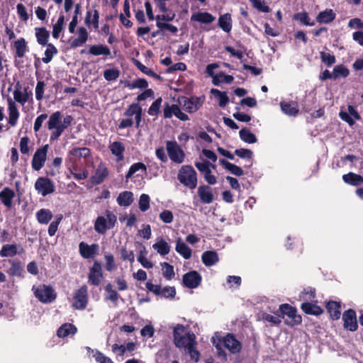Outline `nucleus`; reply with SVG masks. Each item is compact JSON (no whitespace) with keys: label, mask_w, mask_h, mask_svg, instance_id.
<instances>
[{"label":"nucleus","mask_w":363,"mask_h":363,"mask_svg":"<svg viewBox=\"0 0 363 363\" xmlns=\"http://www.w3.org/2000/svg\"><path fill=\"white\" fill-rule=\"evenodd\" d=\"M335 17L336 14L333 10L327 9L319 12L316 16V21L320 23H330L335 19Z\"/></svg>","instance_id":"obj_29"},{"label":"nucleus","mask_w":363,"mask_h":363,"mask_svg":"<svg viewBox=\"0 0 363 363\" xmlns=\"http://www.w3.org/2000/svg\"><path fill=\"white\" fill-rule=\"evenodd\" d=\"M195 167L200 172L203 174L204 179L209 185H213L216 184V177L212 174L211 169V167L216 169L215 164H211L208 161H204L203 162H195Z\"/></svg>","instance_id":"obj_9"},{"label":"nucleus","mask_w":363,"mask_h":363,"mask_svg":"<svg viewBox=\"0 0 363 363\" xmlns=\"http://www.w3.org/2000/svg\"><path fill=\"white\" fill-rule=\"evenodd\" d=\"M30 140L28 136H24L21 138L19 147L20 152L22 155H28L30 152V147L28 144Z\"/></svg>","instance_id":"obj_61"},{"label":"nucleus","mask_w":363,"mask_h":363,"mask_svg":"<svg viewBox=\"0 0 363 363\" xmlns=\"http://www.w3.org/2000/svg\"><path fill=\"white\" fill-rule=\"evenodd\" d=\"M218 25L224 32H230L232 29L231 15L227 13L220 16L218 21Z\"/></svg>","instance_id":"obj_35"},{"label":"nucleus","mask_w":363,"mask_h":363,"mask_svg":"<svg viewBox=\"0 0 363 363\" xmlns=\"http://www.w3.org/2000/svg\"><path fill=\"white\" fill-rule=\"evenodd\" d=\"M252 4L253 7L259 11L263 13H269L271 9L270 8L264 4V0H249Z\"/></svg>","instance_id":"obj_58"},{"label":"nucleus","mask_w":363,"mask_h":363,"mask_svg":"<svg viewBox=\"0 0 363 363\" xmlns=\"http://www.w3.org/2000/svg\"><path fill=\"white\" fill-rule=\"evenodd\" d=\"M9 119L8 123L11 126H16L20 116L19 111L13 101L9 102Z\"/></svg>","instance_id":"obj_32"},{"label":"nucleus","mask_w":363,"mask_h":363,"mask_svg":"<svg viewBox=\"0 0 363 363\" xmlns=\"http://www.w3.org/2000/svg\"><path fill=\"white\" fill-rule=\"evenodd\" d=\"M203 101L201 97L191 96L185 97L183 103L184 109L188 113H194L202 106Z\"/></svg>","instance_id":"obj_19"},{"label":"nucleus","mask_w":363,"mask_h":363,"mask_svg":"<svg viewBox=\"0 0 363 363\" xmlns=\"http://www.w3.org/2000/svg\"><path fill=\"white\" fill-rule=\"evenodd\" d=\"M16 194L13 189L6 186L0 191V201L8 208L11 209Z\"/></svg>","instance_id":"obj_22"},{"label":"nucleus","mask_w":363,"mask_h":363,"mask_svg":"<svg viewBox=\"0 0 363 363\" xmlns=\"http://www.w3.org/2000/svg\"><path fill=\"white\" fill-rule=\"evenodd\" d=\"M176 251L181 255L185 259H188L191 257V250L181 238H178L176 244Z\"/></svg>","instance_id":"obj_38"},{"label":"nucleus","mask_w":363,"mask_h":363,"mask_svg":"<svg viewBox=\"0 0 363 363\" xmlns=\"http://www.w3.org/2000/svg\"><path fill=\"white\" fill-rule=\"evenodd\" d=\"M52 217V213L49 209L41 208L36 213V218L40 224H48Z\"/></svg>","instance_id":"obj_39"},{"label":"nucleus","mask_w":363,"mask_h":363,"mask_svg":"<svg viewBox=\"0 0 363 363\" xmlns=\"http://www.w3.org/2000/svg\"><path fill=\"white\" fill-rule=\"evenodd\" d=\"M13 47L16 50L15 57L22 58L28 51L27 43L23 38H20L13 43Z\"/></svg>","instance_id":"obj_30"},{"label":"nucleus","mask_w":363,"mask_h":363,"mask_svg":"<svg viewBox=\"0 0 363 363\" xmlns=\"http://www.w3.org/2000/svg\"><path fill=\"white\" fill-rule=\"evenodd\" d=\"M91 11H87L85 16V23L90 26L92 23L94 28H99V14L97 10H94L92 21H91Z\"/></svg>","instance_id":"obj_50"},{"label":"nucleus","mask_w":363,"mask_h":363,"mask_svg":"<svg viewBox=\"0 0 363 363\" xmlns=\"http://www.w3.org/2000/svg\"><path fill=\"white\" fill-rule=\"evenodd\" d=\"M325 308L331 319L336 320L341 315V305L340 302L329 301L325 303Z\"/></svg>","instance_id":"obj_23"},{"label":"nucleus","mask_w":363,"mask_h":363,"mask_svg":"<svg viewBox=\"0 0 363 363\" xmlns=\"http://www.w3.org/2000/svg\"><path fill=\"white\" fill-rule=\"evenodd\" d=\"M89 53L94 56H99L101 55L108 56L111 55V50L106 45L99 44L91 45L89 48Z\"/></svg>","instance_id":"obj_37"},{"label":"nucleus","mask_w":363,"mask_h":363,"mask_svg":"<svg viewBox=\"0 0 363 363\" xmlns=\"http://www.w3.org/2000/svg\"><path fill=\"white\" fill-rule=\"evenodd\" d=\"M80 255L84 259L93 258L99 251V245L93 243L88 245L84 242H81L79 245Z\"/></svg>","instance_id":"obj_16"},{"label":"nucleus","mask_w":363,"mask_h":363,"mask_svg":"<svg viewBox=\"0 0 363 363\" xmlns=\"http://www.w3.org/2000/svg\"><path fill=\"white\" fill-rule=\"evenodd\" d=\"M23 269L19 261H12L11 266L9 269V274L11 276L20 277L22 274Z\"/></svg>","instance_id":"obj_56"},{"label":"nucleus","mask_w":363,"mask_h":363,"mask_svg":"<svg viewBox=\"0 0 363 363\" xmlns=\"http://www.w3.org/2000/svg\"><path fill=\"white\" fill-rule=\"evenodd\" d=\"M73 307L78 310H84L88 303V288L84 284L77 289L73 296Z\"/></svg>","instance_id":"obj_10"},{"label":"nucleus","mask_w":363,"mask_h":363,"mask_svg":"<svg viewBox=\"0 0 363 363\" xmlns=\"http://www.w3.org/2000/svg\"><path fill=\"white\" fill-rule=\"evenodd\" d=\"M77 332V327L72 323L62 324L57 330V335L59 337H66L69 335H74Z\"/></svg>","instance_id":"obj_34"},{"label":"nucleus","mask_w":363,"mask_h":363,"mask_svg":"<svg viewBox=\"0 0 363 363\" xmlns=\"http://www.w3.org/2000/svg\"><path fill=\"white\" fill-rule=\"evenodd\" d=\"M35 188L43 196L55 191L53 183L48 177H39L35 183Z\"/></svg>","instance_id":"obj_14"},{"label":"nucleus","mask_w":363,"mask_h":363,"mask_svg":"<svg viewBox=\"0 0 363 363\" xmlns=\"http://www.w3.org/2000/svg\"><path fill=\"white\" fill-rule=\"evenodd\" d=\"M142 107L140 106L138 103H133L131 104L128 108L124 112V115L128 118H131L134 115H135L138 111H140Z\"/></svg>","instance_id":"obj_62"},{"label":"nucleus","mask_w":363,"mask_h":363,"mask_svg":"<svg viewBox=\"0 0 363 363\" xmlns=\"http://www.w3.org/2000/svg\"><path fill=\"white\" fill-rule=\"evenodd\" d=\"M109 149L111 153L116 157V161L120 162L124 159L123 152L125 151V145L119 141H115L110 144Z\"/></svg>","instance_id":"obj_27"},{"label":"nucleus","mask_w":363,"mask_h":363,"mask_svg":"<svg viewBox=\"0 0 363 363\" xmlns=\"http://www.w3.org/2000/svg\"><path fill=\"white\" fill-rule=\"evenodd\" d=\"M167 154L172 161L181 164L184 160V152L175 141L167 142Z\"/></svg>","instance_id":"obj_11"},{"label":"nucleus","mask_w":363,"mask_h":363,"mask_svg":"<svg viewBox=\"0 0 363 363\" xmlns=\"http://www.w3.org/2000/svg\"><path fill=\"white\" fill-rule=\"evenodd\" d=\"M320 57L322 62L328 67H331L336 62L335 56L330 52H320Z\"/></svg>","instance_id":"obj_55"},{"label":"nucleus","mask_w":363,"mask_h":363,"mask_svg":"<svg viewBox=\"0 0 363 363\" xmlns=\"http://www.w3.org/2000/svg\"><path fill=\"white\" fill-rule=\"evenodd\" d=\"M211 92L218 99L219 106L224 108L229 102V98L225 91H220L216 89H212Z\"/></svg>","instance_id":"obj_45"},{"label":"nucleus","mask_w":363,"mask_h":363,"mask_svg":"<svg viewBox=\"0 0 363 363\" xmlns=\"http://www.w3.org/2000/svg\"><path fill=\"white\" fill-rule=\"evenodd\" d=\"M279 312L282 315V318L287 316L288 318L285 319L284 323L289 326L294 327L298 325L302 322V317L301 315L297 314V309L288 304L283 303L279 306Z\"/></svg>","instance_id":"obj_5"},{"label":"nucleus","mask_w":363,"mask_h":363,"mask_svg":"<svg viewBox=\"0 0 363 363\" xmlns=\"http://www.w3.org/2000/svg\"><path fill=\"white\" fill-rule=\"evenodd\" d=\"M35 37L37 42L42 46L49 44L50 32L45 27H39L35 28Z\"/></svg>","instance_id":"obj_28"},{"label":"nucleus","mask_w":363,"mask_h":363,"mask_svg":"<svg viewBox=\"0 0 363 363\" xmlns=\"http://www.w3.org/2000/svg\"><path fill=\"white\" fill-rule=\"evenodd\" d=\"M48 148L49 145L47 144L40 147L35 152L31 161L32 168L35 171L40 170L45 165L47 160Z\"/></svg>","instance_id":"obj_8"},{"label":"nucleus","mask_w":363,"mask_h":363,"mask_svg":"<svg viewBox=\"0 0 363 363\" xmlns=\"http://www.w3.org/2000/svg\"><path fill=\"white\" fill-rule=\"evenodd\" d=\"M199 201L203 204H210L214 201V195L212 189L208 185H201L197 190Z\"/></svg>","instance_id":"obj_17"},{"label":"nucleus","mask_w":363,"mask_h":363,"mask_svg":"<svg viewBox=\"0 0 363 363\" xmlns=\"http://www.w3.org/2000/svg\"><path fill=\"white\" fill-rule=\"evenodd\" d=\"M117 223L116 216L111 211L106 210L105 216H99L94 222V230L96 233L104 235L109 229H112Z\"/></svg>","instance_id":"obj_3"},{"label":"nucleus","mask_w":363,"mask_h":363,"mask_svg":"<svg viewBox=\"0 0 363 363\" xmlns=\"http://www.w3.org/2000/svg\"><path fill=\"white\" fill-rule=\"evenodd\" d=\"M177 178L184 186L194 189L197 186V174L191 165H184L179 171Z\"/></svg>","instance_id":"obj_4"},{"label":"nucleus","mask_w":363,"mask_h":363,"mask_svg":"<svg viewBox=\"0 0 363 363\" xmlns=\"http://www.w3.org/2000/svg\"><path fill=\"white\" fill-rule=\"evenodd\" d=\"M349 74V69L343 65H336L333 68V76L334 79L340 77L346 78Z\"/></svg>","instance_id":"obj_47"},{"label":"nucleus","mask_w":363,"mask_h":363,"mask_svg":"<svg viewBox=\"0 0 363 363\" xmlns=\"http://www.w3.org/2000/svg\"><path fill=\"white\" fill-rule=\"evenodd\" d=\"M293 19L300 21L305 26H313L315 25L314 22L311 21V18L309 17L308 13L306 11L295 13L294 15Z\"/></svg>","instance_id":"obj_49"},{"label":"nucleus","mask_w":363,"mask_h":363,"mask_svg":"<svg viewBox=\"0 0 363 363\" xmlns=\"http://www.w3.org/2000/svg\"><path fill=\"white\" fill-rule=\"evenodd\" d=\"M342 180L345 183L354 186L363 184V177L354 172L343 174Z\"/></svg>","instance_id":"obj_31"},{"label":"nucleus","mask_w":363,"mask_h":363,"mask_svg":"<svg viewBox=\"0 0 363 363\" xmlns=\"http://www.w3.org/2000/svg\"><path fill=\"white\" fill-rule=\"evenodd\" d=\"M162 102V97L157 98L150 106L147 111L148 114L152 116H157L160 113Z\"/></svg>","instance_id":"obj_57"},{"label":"nucleus","mask_w":363,"mask_h":363,"mask_svg":"<svg viewBox=\"0 0 363 363\" xmlns=\"http://www.w3.org/2000/svg\"><path fill=\"white\" fill-rule=\"evenodd\" d=\"M216 20V17L208 12H197L191 15V21L209 24Z\"/></svg>","instance_id":"obj_25"},{"label":"nucleus","mask_w":363,"mask_h":363,"mask_svg":"<svg viewBox=\"0 0 363 363\" xmlns=\"http://www.w3.org/2000/svg\"><path fill=\"white\" fill-rule=\"evenodd\" d=\"M201 274L195 270L190 271L183 275L182 282L184 286L189 289H196L201 283Z\"/></svg>","instance_id":"obj_15"},{"label":"nucleus","mask_w":363,"mask_h":363,"mask_svg":"<svg viewBox=\"0 0 363 363\" xmlns=\"http://www.w3.org/2000/svg\"><path fill=\"white\" fill-rule=\"evenodd\" d=\"M33 294L41 303H49L56 299L57 294L50 285L42 284L38 287H33Z\"/></svg>","instance_id":"obj_6"},{"label":"nucleus","mask_w":363,"mask_h":363,"mask_svg":"<svg viewBox=\"0 0 363 363\" xmlns=\"http://www.w3.org/2000/svg\"><path fill=\"white\" fill-rule=\"evenodd\" d=\"M62 119V113L59 111L52 113L48 119L47 123V128L50 130H52L50 136V141L57 140L62 135V133L57 134L58 128L60 129L61 125V121Z\"/></svg>","instance_id":"obj_7"},{"label":"nucleus","mask_w":363,"mask_h":363,"mask_svg":"<svg viewBox=\"0 0 363 363\" xmlns=\"http://www.w3.org/2000/svg\"><path fill=\"white\" fill-rule=\"evenodd\" d=\"M69 154L77 158H88L91 155V150L88 147H74Z\"/></svg>","instance_id":"obj_46"},{"label":"nucleus","mask_w":363,"mask_h":363,"mask_svg":"<svg viewBox=\"0 0 363 363\" xmlns=\"http://www.w3.org/2000/svg\"><path fill=\"white\" fill-rule=\"evenodd\" d=\"M45 46L47 48L45 51V57L42 58V60L44 63L48 64L51 62L53 57L57 54L58 50L52 43H49L45 45Z\"/></svg>","instance_id":"obj_44"},{"label":"nucleus","mask_w":363,"mask_h":363,"mask_svg":"<svg viewBox=\"0 0 363 363\" xmlns=\"http://www.w3.org/2000/svg\"><path fill=\"white\" fill-rule=\"evenodd\" d=\"M240 139L245 143L252 144L257 141V137L250 130L242 128L239 132Z\"/></svg>","instance_id":"obj_43"},{"label":"nucleus","mask_w":363,"mask_h":363,"mask_svg":"<svg viewBox=\"0 0 363 363\" xmlns=\"http://www.w3.org/2000/svg\"><path fill=\"white\" fill-rule=\"evenodd\" d=\"M162 267V275L167 280H171L174 278L175 274L174 267L167 262L161 263Z\"/></svg>","instance_id":"obj_52"},{"label":"nucleus","mask_w":363,"mask_h":363,"mask_svg":"<svg viewBox=\"0 0 363 363\" xmlns=\"http://www.w3.org/2000/svg\"><path fill=\"white\" fill-rule=\"evenodd\" d=\"M140 169L143 170V172H146V170H147L146 165L145 164H143V162H136V163L133 164L130 167V168L125 175V178L127 179L130 178L135 173H136L138 171H139Z\"/></svg>","instance_id":"obj_54"},{"label":"nucleus","mask_w":363,"mask_h":363,"mask_svg":"<svg viewBox=\"0 0 363 363\" xmlns=\"http://www.w3.org/2000/svg\"><path fill=\"white\" fill-rule=\"evenodd\" d=\"M343 327L345 330L354 332L358 328L356 311L350 308L342 313Z\"/></svg>","instance_id":"obj_13"},{"label":"nucleus","mask_w":363,"mask_h":363,"mask_svg":"<svg viewBox=\"0 0 363 363\" xmlns=\"http://www.w3.org/2000/svg\"><path fill=\"white\" fill-rule=\"evenodd\" d=\"M235 155L242 159L252 160L253 152L250 149L240 148L235 150Z\"/></svg>","instance_id":"obj_64"},{"label":"nucleus","mask_w":363,"mask_h":363,"mask_svg":"<svg viewBox=\"0 0 363 363\" xmlns=\"http://www.w3.org/2000/svg\"><path fill=\"white\" fill-rule=\"evenodd\" d=\"M120 76V71L118 69H108L104 72V77L107 81H113L117 79Z\"/></svg>","instance_id":"obj_59"},{"label":"nucleus","mask_w":363,"mask_h":363,"mask_svg":"<svg viewBox=\"0 0 363 363\" xmlns=\"http://www.w3.org/2000/svg\"><path fill=\"white\" fill-rule=\"evenodd\" d=\"M152 247L162 256L169 254L170 251V245L163 239L153 244Z\"/></svg>","instance_id":"obj_41"},{"label":"nucleus","mask_w":363,"mask_h":363,"mask_svg":"<svg viewBox=\"0 0 363 363\" xmlns=\"http://www.w3.org/2000/svg\"><path fill=\"white\" fill-rule=\"evenodd\" d=\"M64 23L65 16L62 13H60L57 23L53 25L52 34L54 38L57 39L60 37V34L63 29Z\"/></svg>","instance_id":"obj_48"},{"label":"nucleus","mask_w":363,"mask_h":363,"mask_svg":"<svg viewBox=\"0 0 363 363\" xmlns=\"http://www.w3.org/2000/svg\"><path fill=\"white\" fill-rule=\"evenodd\" d=\"M108 176V170L102 163L96 168L94 174L91 177L90 181L94 185H99L104 182Z\"/></svg>","instance_id":"obj_21"},{"label":"nucleus","mask_w":363,"mask_h":363,"mask_svg":"<svg viewBox=\"0 0 363 363\" xmlns=\"http://www.w3.org/2000/svg\"><path fill=\"white\" fill-rule=\"evenodd\" d=\"M318 301L303 302L301 309L307 315L318 316L324 313V310L317 304Z\"/></svg>","instance_id":"obj_18"},{"label":"nucleus","mask_w":363,"mask_h":363,"mask_svg":"<svg viewBox=\"0 0 363 363\" xmlns=\"http://www.w3.org/2000/svg\"><path fill=\"white\" fill-rule=\"evenodd\" d=\"M28 89L29 87L27 86L24 88L23 91H14V100L22 105L25 104L29 100V97L33 95L32 91H28Z\"/></svg>","instance_id":"obj_36"},{"label":"nucleus","mask_w":363,"mask_h":363,"mask_svg":"<svg viewBox=\"0 0 363 363\" xmlns=\"http://www.w3.org/2000/svg\"><path fill=\"white\" fill-rule=\"evenodd\" d=\"M176 295V289L174 286H167L162 288V292L160 296L165 298H173Z\"/></svg>","instance_id":"obj_63"},{"label":"nucleus","mask_w":363,"mask_h":363,"mask_svg":"<svg viewBox=\"0 0 363 363\" xmlns=\"http://www.w3.org/2000/svg\"><path fill=\"white\" fill-rule=\"evenodd\" d=\"M280 107L282 112L289 116H296L299 112L298 104L294 101H281Z\"/></svg>","instance_id":"obj_24"},{"label":"nucleus","mask_w":363,"mask_h":363,"mask_svg":"<svg viewBox=\"0 0 363 363\" xmlns=\"http://www.w3.org/2000/svg\"><path fill=\"white\" fill-rule=\"evenodd\" d=\"M201 260L205 266L211 267L219 261V257L216 251L208 250L203 252Z\"/></svg>","instance_id":"obj_26"},{"label":"nucleus","mask_w":363,"mask_h":363,"mask_svg":"<svg viewBox=\"0 0 363 363\" xmlns=\"http://www.w3.org/2000/svg\"><path fill=\"white\" fill-rule=\"evenodd\" d=\"M150 196L143 194L139 199V208L141 211L145 212L150 208Z\"/></svg>","instance_id":"obj_60"},{"label":"nucleus","mask_w":363,"mask_h":363,"mask_svg":"<svg viewBox=\"0 0 363 363\" xmlns=\"http://www.w3.org/2000/svg\"><path fill=\"white\" fill-rule=\"evenodd\" d=\"M177 104H172L170 105L169 103L166 102L164 104L163 109V117L164 118H171L174 115L175 116V113L178 108Z\"/></svg>","instance_id":"obj_53"},{"label":"nucleus","mask_w":363,"mask_h":363,"mask_svg":"<svg viewBox=\"0 0 363 363\" xmlns=\"http://www.w3.org/2000/svg\"><path fill=\"white\" fill-rule=\"evenodd\" d=\"M299 298L301 300L306 301H314L316 298V290L315 288L308 286L305 288L300 294Z\"/></svg>","instance_id":"obj_40"},{"label":"nucleus","mask_w":363,"mask_h":363,"mask_svg":"<svg viewBox=\"0 0 363 363\" xmlns=\"http://www.w3.org/2000/svg\"><path fill=\"white\" fill-rule=\"evenodd\" d=\"M133 194L129 191H124L119 194L116 201L120 206L128 207L133 202Z\"/></svg>","instance_id":"obj_33"},{"label":"nucleus","mask_w":363,"mask_h":363,"mask_svg":"<svg viewBox=\"0 0 363 363\" xmlns=\"http://www.w3.org/2000/svg\"><path fill=\"white\" fill-rule=\"evenodd\" d=\"M104 278L101 264L97 260L94 261L93 265L89 269L88 274V281L91 285L98 286L101 283Z\"/></svg>","instance_id":"obj_12"},{"label":"nucleus","mask_w":363,"mask_h":363,"mask_svg":"<svg viewBox=\"0 0 363 363\" xmlns=\"http://www.w3.org/2000/svg\"><path fill=\"white\" fill-rule=\"evenodd\" d=\"M24 252V249L14 244H6L4 245L0 250V256L2 257H13L16 255H21Z\"/></svg>","instance_id":"obj_20"},{"label":"nucleus","mask_w":363,"mask_h":363,"mask_svg":"<svg viewBox=\"0 0 363 363\" xmlns=\"http://www.w3.org/2000/svg\"><path fill=\"white\" fill-rule=\"evenodd\" d=\"M125 86L130 89L139 88L146 89L148 86L147 81L144 78H138L135 79L133 82H126Z\"/></svg>","instance_id":"obj_51"},{"label":"nucleus","mask_w":363,"mask_h":363,"mask_svg":"<svg viewBox=\"0 0 363 363\" xmlns=\"http://www.w3.org/2000/svg\"><path fill=\"white\" fill-rule=\"evenodd\" d=\"M233 80L234 77L233 76L225 74L223 72H220L213 77L212 82L214 85L218 86L220 83L230 84Z\"/></svg>","instance_id":"obj_42"},{"label":"nucleus","mask_w":363,"mask_h":363,"mask_svg":"<svg viewBox=\"0 0 363 363\" xmlns=\"http://www.w3.org/2000/svg\"><path fill=\"white\" fill-rule=\"evenodd\" d=\"M173 342L179 349H187L196 342L195 334L182 324H177L173 330Z\"/></svg>","instance_id":"obj_2"},{"label":"nucleus","mask_w":363,"mask_h":363,"mask_svg":"<svg viewBox=\"0 0 363 363\" xmlns=\"http://www.w3.org/2000/svg\"><path fill=\"white\" fill-rule=\"evenodd\" d=\"M211 342L216 349L218 357L223 360H227V354L224 348L233 354L239 353L242 350L241 342L233 333H227L225 336L217 339L213 337Z\"/></svg>","instance_id":"obj_1"}]
</instances>
